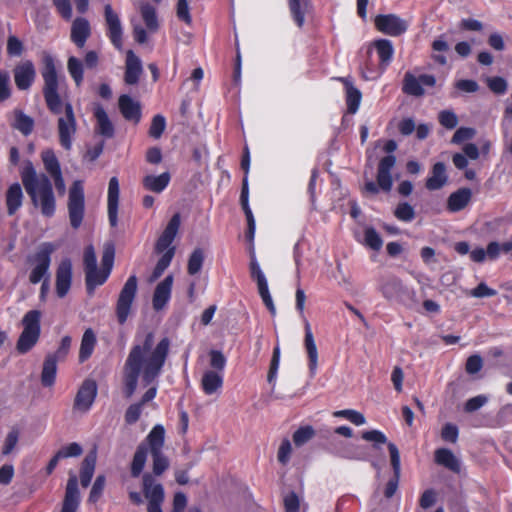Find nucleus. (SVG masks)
<instances>
[{"label": "nucleus", "instance_id": "1", "mask_svg": "<svg viewBox=\"0 0 512 512\" xmlns=\"http://www.w3.org/2000/svg\"><path fill=\"white\" fill-rule=\"evenodd\" d=\"M170 350V340L162 338L155 343L153 332H148L135 343L123 366V393L131 398L138 388L150 387L159 377Z\"/></svg>", "mask_w": 512, "mask_h": 512}, {"label": "nucleus", "instance_id": "2", "mask_svg": "<svg viewBox=\"0 0 512 512\" xmlns=\"http://www.w3.org/2000/svg\"><path fill=\"white\" fill-rule=\"evenodd\" d=\"M23 186L31 198L32 204L40 208L41 213L51 217L55 213L56 201L52 184L45 174H38L31 162H27L21 172Z\"/></svg>", "mask_w": 512, "mask_h": 512}, {"label": "nucleus", "instance_id": "3", "mask_svg": "<svg viewBox=\"0 0 512 512\" xmlns=\"http://www.w3.org/2000/svg\"><path fill=\"white\" fill-rule=\"evenodd\" d=\"M249 164H250V156H249V149L247 145L244 147V154L241 161V168L245 172V176L243 178L242 182V190L240 195V205L245 213L246 219H247V229L243 236L239 235V239H243L246 244V249L250 255V273L251 277L255 278L256 276V260L254 257V231H255V222H254V216L251 208L248 204V194H249V188H248V171H249Z\"/></svg>", "mask_w": 512, "mask_h": 512}, {"label": "nucleus", "instance_id": "4", "mask_svg": "<svg viewBox=\"0 0 512 512\" xmlns=\"http://www.w3.org/2000/svg\"><path fill=\"white\" fill-rule=\"evenodd\" d=\"M180 224V214L176 213L172 216L161 236L156 241L154 249L156 253L161 254V257L149 277V282L156 281L169 267L176 251V248L171 246V244L178 233Z\"/></svg>", "mask_w": 512, "mask_h": 512}, {"label": "nucleus", "instance_id": "5", "mask_svg": "<svg viewBox=\"0 0 512 512\" xmlns=\"http://www.w3.org/2000/svg\"><path fill=\"white\" fill-rule=\"evenodd\" d=\"M44 86L43 96L48 109L56 115H60L65 110L60 94L58 92V77L54 64V60L50 55L44 57V68L41 72Z\"/></svg>", "mask_w": 512, "mask_h": 512}, {"label": "nucleus", "instance_id": "6", "mask_svg": "<svg viewBox=\"0 0 512 512\" xmlns=\"http://www.w3.org/2000/svg\"><path fill=\"white\" fill-rule=\"evenodd\" d=\"M41 312L28 311L21 320L23 330L16 342V350L19 354L28 353L39 341L41 334Z\"/></svg>", "mask_w": 512, "mask_h": 512}, {"label": "nucleus", "instance_id": "7", "mask_svg": "<svg viewBox=\"0 0 512 512\" xmlns=\"http://www.w3.org/2000/svg\"><path fill=\"white\" fill-rule=\"evenodd\" d=\"M396 165V157L394 155H386L382 157L378 163L376 183L373 181L365 182L363 193L376 195L379 190L388 193L393 186L392 170Z\"/></svg>", "mask_w": 512, "mask_h": 512}, {"label": "nucleus", "instance_id": "8", "mask_svg": "<svg viewBox=\"0 0 512 512\" xmlns=\"http://www.w3.org/2000/svg\"><path fill=\"white\" fill-rule=\"evenodd\" d=\"M146 442L153 460V473L161 475L168 467V458L163 453L165 443V429L162 425H155L146 437Z\"/></svg>", "mask_w": 512, "mask_h": 512}, {"label": "nucleus", "instance_id": "9", "mask_svg": "<svg viewBox=\"0 0 512 512\" xmlns=\"http://www.w3.org/2000/svg\"><path fill=\"white\" fill-rule=\"evenodd\" d=\"M56 250V246L52 243H42L36 253L28 259L33 265V269L29 275V281L32 284L39 283L42 279L49 278V267L51 263V254Z\"/></svg>", "mask_w": 512, "mask_h": 512}, {"label": "nucleus", "instance_id": "10", "mask_svg": "<svg viewBox=\"0 0 512 512\" xmlns=\"http://www.w3.org/2000/svg\"><path fill=\"white\" fill-rule=\"evenodd\" d=\"M67 207L70 225L72 228L78 229L85 213L84 190L82 182L79 180L74 181L69 189Z\"/></svg>", "mask_w": 512, "mask_h": 512}, {"label": "nucleus", "instance_id": "11", "mask_svg": "<svg viewBox=\"0 0 512 512\" xmlns=\"http://www.w3.org/2000/svg\"><path fill=\"white\" fill-rule=\"evenodd\" d=\"M57 131L61 146L66 150H70L73 137L77 131L76 117L70 102H66L65 113L60 114L57 120Z\"/></svg>", "mask_w": 512, "mask_h": 512}, {"label": "nucleus", "instance_id": "12", "mask_svg": "<svg viewBox=\"0 0 512 512\" xmlns=\"http://www.w3.org/2000/svg\"><path fill=\"white\" fill-rule=\"evenodd\" d=\"M136 292L137 277L132 275L125 282L117 301L116 314L120 324L127 320Z\"/></svg>", "mask_w": 512, "mask_h": 512}, {"label": "nucleus", "instance_id": "13", "mask_svg": "<svg viewBox=\"0 0 512 512\" xmlns=\"http://www.w3.org/2000/svg\"><path fill=\"white\" fill-rule=\"evenodd\" d=\"M436 84V78L431 74H421L417 78L411 72L404 74L402 83V92L406 95L421 97L425 91L423 86L433 87Z\"/></svg>", "mask_w": 512, "mask_h": 512}, {"label": "nucleus", "instance_id": "14", "mask_svg": "<svg viewBox=\"0 0 512 512\" xmlns=\"http://www.w3.org/2000/svg\"><path fill=\"white\" fill-rule=\"evenodd\" d=\"M376 29L386 35L400 36L408 29L407 22L395 14H380L375 17Z\"/></svg>", "mask_w": 512, "mask_h": 512}, {"label": "nucleus", "instance_id": "15", "mask_svg": "<svg viewBox=\"0 0 512 512\" xmlns=\"http://www.w3.org/2000/svg\"><path fill=\"white\" fill-rule=\"evenodd\" d=\"M143 490L148 500V512H162L161 504L164 501V490L161 484L155 483L150 474L143 476Z\"/></svg>", "mask_w": 512, "mask_h": 512}, {"label": "nucleus", "instance_id": "16", "mask_svg": "<svg viewBox=\"0 0 512 512\" xmlns=\"http://www.w3.org/2000/svg\"><path fill=\"white\" fill-rule=\"evenodd\" d=\"M388 450L390 454V463L393 469V476L386 483L384 496L389 499L394 496L399 486L401 475V460L399 450L394 443H388Z\"/></svg>", "mask_w": 512, "mask_h": 512}, {"label": "nucleus", "instance_id": "17", "mask_svg": "<svg viewBox=\"0 0 512 512\" xmlns=\"http://www.w3.org/2000/svg\"><path fill=\"white\" fill-rule=\"evenodd\" d=\"M104 16L108 29V36L112 42V44L118 50H122L123 41V29L119 19V16L116 12L113 11L110 4H106L104 6Z\"/></svg>", "mask_w": 512, "mask_h": 512}, {"label": "nucleus", "instance_id": "18", "mask_svg": "<svg viewBox=\"0 0 512 512\" xmlns=\"http://www.w3.org/2000/svg\"><path fill=\"white\" fill-rule=\"evenodd\" d=\"M97 395V385L94 380L87 379L80 386L74 400V409L87 412Z\"/></svg>", "mask_w": 512, "mask_h": 512}, {"label": "nucleus", "instance_id": "19", "mask_svg": "<svg viewBox=\"0 0 512 512\" xmlns=\"http://www.w3.org/2000/svg\"><path fill=\"white\" fill-rule=\"evenodd\" d=\"M15 85L19 90H28L36 77L34 64L30 60L18 63L13 69Z\"/></svg>", "mask_w": 512, "mask_h": 512}, {"label": "nucleus", "instance_id": "20", "mask_svg": "<svg viewBox=\"0 0 512 512\" xmlns=\"http://www.w3.org/2000/svg\"><path fill=\"white\" fill-rule=\"evenodd\" d=\"M80 492L76 475H70L65 489V495L60 512H77L80 505Z\"/></svg>", "mask_w": 512, "mask_h": 512}, {"label": "nucleus", "instance_id": "21", "mask_svg": "<svg viewBox=\"0 0 512 512\" xmlns=\"http://www.w3.org/2000/svg\"><path fill=\"white\" fill-rule=\"evenodd\" d=\"M143 73V66L140 58L132 51L126 52L124 82L127 85L138 83Z\"/></svg>", "mask_w": 512, "mask_h": 512}, {"label": "nucleus", "instance_id": "22", "mask_svg": "<svg viewBox=\"0 0 512 512\" xmlns=\"http://www.w3.org/2000/svg\"><path fill=\"white\" fill-rule=\"evenodd\" d=\"M72 280V264L69 259L60 262L56 271V293L63 298L69 291Z\"/></svg>", "mask_w": 512, "mask_h": 512}, {"label": "nucleus", "instance_id": "23", "mask_svg": "<svg viewBox=\"0 0 512 512\" xmlns=\"http://www.w3.org/2000/svg\"><path fill=\"white\" fill-rule=\"evenodd\" d=\"M336 80L341 82L345 88V100L348 113L355 114L361 103V91L354 86L351 77H337Z\"/></svg>", "mask_w": 512, "mask_h": 512}, {"label": "nucleus", "instance_id": "24", "mask_svg": "<svg viewBox=\"0 0 512 512\" xmlns=\"http://www.w3.org/2000/svg\"><path fill=\"white\" fill-rule=\"evenodd\" d=\"M472 195V190L468 187H462L452 192L447 198V211L457 213L464 210L471 202Z\"/></svg>", "mask_w": 512, "mask_h": 512}, {"label": "nucleus", "instance_id": "25", "mask_svg": "<svg viewBox=\"0 0 512 512\" xmlns=\"http://www.w3.org/2000/svg\"><path fill=\"white\" fill-rule=\"evenodd\" d=\"M157 394L156 385L150 386L142 395L139 402L131 404L125 413V421L128 424H133L138 421L142 413L143 406L152 401Z\"/></svg>", "mask_w": 512, "mask_h": 512}, {"label": "nucleus", "instance_id": "26", "mask_svg": "<svg viewBox=\"0 0 512 512\" xmlns=\"http://www.w3.org/2000/svg\"><path fill=\"white\" fill-rule=\"evenodd\" d=\"M173 276L168 275L156 286L153 294L152 305L156 311L164 308L171 296Z\"/></svg>", "mask_w": 512, "mask_h": 512}, {"label": "nucleus", "instance_id": "27", "mask_svg": "<svg viewBox=\"0 0 512 512\" xmlns=\"http://www.w3.org/2000/svg\"><path fill=\"white\" fill-rule=\"evenodd\" d=\"M118 107L123 117L128 121L138 123L141 118V105L129 95H121L118 99Z\"/></svg>", "mask_w": 512, "mask_h": 512}, {"label": "nucleus", "instance_id": "28", "mask_svg": "<svg viewBox=\"0 0 512 512\" xmlns=\"http://www.w3.org/2000/svg\"><path fill=\"white\" fill-rule=\"evenodd\" d=\"M447 181L446 165L443 162H436L431 168L430 176L426 179L425 187L430 191L439 190L446 185Z\"/></svg>", "mask_w": 512, "mask_h": 512}, {"label": "nucleus", "instance_id": "29", "mask_svg": "<svg viewBox=\"0 0 512 512\" xmlns=\"http://www.w3.org/2000/svg\"><path fill=\"white\" fill-rule=\"evenodd\" d=\"M371 47L375 49L381 70H386L391 64L394 55V47L388 39H377L372 42Z\"/></svg>", "mask_w": 512, "mask_h": 512}, {"label": "nucleus", "instance_id": "30", "mask_svg": "<svg viewBox=\"0 0 512 512\" xmlns=\"http://www.w3.org/2000/svg\"><path fill=\"white\" fill-rule=\"evenodd\" d=\"M118 201L119 182L116 177H112L108 185V216L112 227L117 225Z\"/></svg>", "mask_w": 512, "mask_h": 512}, {"label": "nucleus", "instance_id": "31", "mask_svg": "<svg viewBox=\"0 0 512 512\" xmlns=\"http://www.w3.org/2000/svg\"><path fill=\"white\" fill-rule=\"evenodd\" d=\"M434 461L436 464L443 466L454 473L460 472V461L448 448L436 449L434 453Z\"/></svg>", "mask_w": 512, "mask_h": 512}, {"label": "nucleus", "instance_id": "32", "mask_svg": "<svg viewBox=\"0 0 512 512\" xmlns=\"http://www.w3.org/2000/svg\"><path fill=\"white\" fill-rule=\"evenodd\" d=\"M91 34V28L88 20L85 18H76L71 27V40L80 48L85 45L86 40Z\"/></svg>", "mask_w": 512, "mask_h": 512}, {"label": "nucleus", "instance_id": "33", "mask_svg": "<svg viewBox=\"0 0 512 512\" xmlns=\"http://www.w3.org/2000/svg\"><path fill=\"white\" fill-rule=\"evenodd\" d=\"M305 336H304V346L308 356V366L310 371L314 372L317 368L318 364V351L317 346L314 340L313 332L309 322L305 321Z\"/></svg>", "mask_w": 512, "mask_h": 512}, {"label": "nucleus", "instance_id": "34", "mask_svg": "<svg viewBox=\"0 0 512 512\" xmlns=\"http://www.w3.org/2000/svg\"><path fill=\"white\" fill-rule=\"evenodd\" d=\"M94 116L96 118V132L105 138H112L114 135V126L110 121L106 111L100 105L95 106Z\"/></svg>", "mask_w": 512, "mask_h": 512}, {"label": "nucleus", "instance_id": "35", "mask_svg": "<svg viewBox=\"0 0 512 512\" xmlns=\"http://www.w3.org/2000/svg\"><path fill=\"white\" fill-rule=\"evenodd\" d=\"M289 10L295 24L302 28L305 23V15L311 7V0H287Z\"/></svg>", "mask_w": 512, "mask_h": 512}, {"label": "nucleus", "instance_id": "36", "mask_svg": "<svg viewBox=\"0 0 512 512\" xmlns=\"http://www.w3.org/2000/svg\"><path fill=\"white\" fill-rule=\"evenodd\" d=\"M381 292L388 300H398L406 293V288L400 279L393 277L382 284Z\"/></svg>", "mask_w": 512, "mask_h": 512}, {"label": "nucleus", "instance_id": "37", "mask_svg": "<svg viewBox=\"0 0 512 512\" xmlns=\"http://www.w3.org/2000/svg\"><path fill=\"white\" fill-rule=\"evenodd\" d=\"M171 179L169 172H164L160 175H147L143 178V187L154 193H161L169 184Z\"/></svg>", "mask_w": 512, "mask_h": 512}, {"label": "nucleus", "instance_id": "38", "mask_svg": "<svg viewBox=\"0 0 512 512\" xmlns=\"http://www.w3.org/2000/svg\"><path fill=\"white\" fill-rule=\"evenodd\" d=\"M23 192L20 184H12L6 192V207L8 215L12 216L21 207Z\"/></svg>", "mask_w": 512, "mask_h": 512}, {"label": "nucleus", "instance_id": "39", "mask_svg": "<svg viewBox=\"0 0 512 512\" xmlns=\"http://www.w3.org/2000/svg\"><path fill=\"white\" fill-rule=\"evenodd\" d=\"M57 371L56 355H47L41 372V383L45 387H51L55 382Z\"/></svg>", "mask_w": 512, "mask_h": 512}, {"label": "nucleus", "instance_id": "40", "mask_svg": "<svg viewBox=\"0 0 512 512\" xmlns=\"http://www.w3.org/2000/svg\"><path fill=\"white\" fill-rule=\"evenodd\" d=\"M97 454L96 451L89 452L82 462L80 481L83 487H87L93 477L96 466Z\"/></svg>", "mask_w": 512, "mask_h": 512}, {"label": "nucleus", "instance_id": "41", "mask_svg": "<svg viewBox=\"0 0 512 512\" xmlns=\"http://www.w3.org/2000/svg\"><path fill=\"white\" fill-rule=\"evenodd\" d=\"M222 384V376L212 370L206 371L201 379L202 389L207 395L216 393L222 387Z\"/></svg>", "mask_w": 512, "mask_h": 512}, {"label": "nucleus", "instance_id": "42", "mask_svg": "<svg viewBox=\"0 0 512 512\" xmlns=\"http://www.w3.org/2000/svg\"><path fill=\"white\" fill-rule=\"evenodd\" d=\"M95 345L96 335L91 328H88L85 330L81 340L79 350V361L81 363L86 361L92 355Z\"/></svg>", "mask_w": 512, "mask_h": 512}, {"label": "nucleus", "instance_id": "43", "mask_svg": "<svg viewBox=\"0 0 512 512\" xmlns=\"http://www.w3.org/2000/svg\"><path fill=\"white\" fill-rule=\"evenodd\" d=\"M258 294L260 295L264 305L266 306L268 311L271 313V315H275L276 308H275V305L273 303L272 297H271L269 289H268L267 279L259 268H258Z\"/></svg>", "mask_w": 512, "mask_h": 512}, {"label": "nucleus", "instance_id": "44", "mask_svg": "<svg viewBox=\"0 0 512 512\" xmlns=\"http://www.w3.org/2000/svg\"><path fill=\"white\" fill-rule=\"evenodd\" d=\"M148 448L146 440L137 447L131 463V475L133 477H138L141 474L146 463Z\"/></svg>", "mask_w": 512, "mask_h": 512}, {"label": "nucleus", "instance_id": "45", "mask_svg": "<svg viewBox=\"0 0 512 512\" xmlns=\"http://www.w3.org/2000/svg\"><path fill=\"white\" fill-rule=\"evenodd\" d=\"M368 59L361 66V73L363 79L372 81L378 79L386 70H381V65L375 64L371 60V49L367 51Z\"/></svg>", "mask_w": 512, "mask_h": 512}, {"label": "nucleus", "instance_id": "46", "mask_svg": "<svg viewBox=\"0 0 512 512\" xmlns=\"http://www.w3.org/2000/svg\"><path fill=\"white\" fill-rule=\"evenodd\" d=\"M13 127L27 136L33 131L34 120L21 110H15Z\"/></svg>", "mask_w": 512, "mask_h": 512}, {"label": "nucleus", "instance_id": "47", "mask_svg": "<svg viewBox=\"0 0 512 512\" xmlns=\"http://www.w3.org/2000/svg\"><path fill=\"white\" fill-rule=\"evenodd\" d=\"M140 12L147 30L151 33L157 32L159 29V23L154 7L147 3L142 4L140 7Z\"/></svg>", "mask_w": 512, "mask_h": 512}, {"label": "nucleus", "instance_id": "48", "mask_svg": "<svg viewBox=\"0 0 512 512\" xmlns=\"http://www.w3.org/2000/svg\"><path fill=\"white\" fill-rule=\"evenodd\" d=\"M393 213L395 218L406 223L412 222L416 217L414 207L406 201L399 202Z\"/></svg>", "mask_w": 512, "mask_h": 512}, {"label": "nucleus", "instance_id": "49", "mask_svg": "<svg viewBox=\"0 0 512 512\" xmlns=\"http://www.w3.org/2000/svg\"><path fill=\"white\" fill-rule=\"evenodd\" d=\"M204 251L201 248H195L189 256L187 264V272L190 275L198 274L203 266Z\"/></svg>", "mask_w": 512, "mask_h": 512}, {"label": "nucleus", "instance_id": "50", "mask_svg": "<svg viewBox=\"0 0 512 512\" xmlns=\"http://www.w3.org/2000/svg\"><path fill=\"white\" fill-rule=\"evenodd\" d=\"M41 158L44 164L46 171L53 176L59 172H61L59 161L51 149H47L42 152Z\"/></svg>", "mask_w": 512, "mask_h": 512}, {"label": "nucleus", "instance_id": "51", "mask_svg": "<svg viewBox=\"0 0 512 512\" xmlns=\"http://www.w3.org/2000/svg\"><path fill=\"white\" fill-rule=\"evenodd\" d=\"M365 244L374 251H379L382 248L383 240L380 234L373 227H368L364 231Z\"/></svg>", "mask_w": 512, "mask_h": 512}, {"label": "nucleus", "instance_id": "52", "mask_svg": "<svg viewBox=\"0 0 512 512\" xmlns=\"http://www.w3.org/2000/svg\"><path fill=\"white\" fill-rule=\"evenodd\" d=\"M85 274L86 286L89 293H92L96 286L102 285L108 277V272H100L97 268H95L94 272L90 274L88 273V270H86Z\"/></svg>", "mask_w": 512, "mask_h": 512}, {"label": "nucleus", "instance_id": "53", "mask_svg": "<svg viewBox=\"0 0 512 512\" xmlns=\"http://www.w3.org/2000/svg\"><path fill=\"white\" fill-rule=\"evenodd\" d=\"M67 69L79 87L83 81V65L76 57H70L67 62Z\"/></svg>", "mask_w": 512, "mask_h": 512}, {"label": "nucleus", "instance_id": "54", "mask_svg": "<svg viewBox=\"0 0 512 512\" xmlns=\"http://www.w3.org/2000/svg\"><path fill=\"white\" fill-rule=\"evenodd\" d=\"M279 363H280V348L277 345L273 349V354H272V358L270 361V367H269V371H268V375H267V382L272 387L275 386L277 373H278V369H279Z\"/></svg>", "mask_w": 512, "mask_h": 512}, {"label": "nucleus", "instance_id": "55", "mask_svg": "<svg viewBox=\"0 0 512 512\" xmlns=\"http://www.w3.org/2000/svg\"><path fill=\"white\" fill-rule=\"evenodd\" d=\"M315 435V431L312 426H303L298 428L293 433V442L296 446H302L311 440Z\"/></svg>", "mask_w": 512, "mask_h": 512}, {"label": "nucleus", "instance_id": "56", "mask_svg": "<svg viewBox=\"0 0 512 512\" xmlns=\"http://www.w3.org/2000/svg\"><path fill=\"white\" fill-rule=\"evenodd\" d=\"M83 453V449L80 444L76 442H72L66 446L61 447L57 452L58 458L60 460L70 458V457H78Z\"/></svg>", "mask_w": 512, "mask_h": 512}, {"label": "nucleus", "instance_id": "57", "mask_svg": "<svg viewBox=\"0 0 512 512\" xmlns=\"http://www.w3.org/2000/svg\"><path fill=\"white\" fill-rule=\"evenodd\" d=\"M166 128V120L162 115H155L151 121L149 128V135L152 138L158 139L163 134Z\"/></svg>", "mask_w": 512, "mask_h": 512}, {"label": "nucleus", "instance_id": "58", "mask_svg": "<svg viewBox=\"0 0 512 512\" xmlns=\"http://www.w3.org/2000/svg\"><path fill=\"white\" fill-rule=\"evenodd\" d=\"M106 479L104 475H98L95 482L93 483V486L91 488L88 501L91 503L97 502L100 497L102 496V493L104 491Z\"/></svg>", "mask_w": 512, "mask_h": 512}, {"label": "nucleus", "instance_id": "59", "mask_svg": "<svg viewBox=\"0 0 512 512\" xmlns=\"http://www.w3.org/2000/svg\"><path fill=\"white\" fill-rule=\"evenodd\" d=\"M488 88L497 95H502L507 91V81L500 76H494L487 79Z\"/></svg>", "mask_w": 512, "mask_h": 512}, {"label": "nucleus", "instance_id": "60", "mask_svg": "<svg viewBox=\"0 0 512 512\" xmlns=\"http://www.w3.org/2000/svg\"><path fill=\"white\" fill-rule=\"evenodd\" d=\"M439 123L447 128L454 129L458 124V118L453 111L443 110L439 113L438 116Z\"/></svg>", "mask_w": 512, "mask_h": 512}, {"label": "nucleus", "instance_id": "61", "mask_svg": "<svg viewBox=\"0 0 512 512\" xmlns=\"http://www.w3.org/2000/svg\"><path fill=\"white\" fill-rule=\"evenodd\" d=\"M11 95L10 75L5 70H0V101L7 100Z\"/></svg>", "mask_w": 512, "mask_h": 512}, {"label": "nucleus", "instance_id": "62", "mask_svg": "<svg viewBox=\"0 0 512 512\" xmlns=\"http://www.w3.org/2000/svg\"><path fill=\"white\" fill-rule=\"evenodd\" d=\"M459 436L458 427L452 423H446L441 430V438L450 443H456Z\"/></svg>", "mask_w": 512, "mask_h": 512}, {"label": "nucleus", "instance_id": "63", "mask_svg": "<svg viewBox=\"0 0 512 512\" xmlns=\"http://www.w3.org/2000/svg\"><path fill=\"white\" fill-rule=\"evenodd\" d=\"M483 367V359L480 355L474 354L467 358L465 369L468 374H476Z\"/></svg>", "mask_w": 512, "mask_h": 512}, {"label": "nucleus", "instance_id": "64", "mask_svg": "<svg viewBox=\"0 0 512 512\" xmlns=\"http://www.w3.org/2000/svg\"><path fill=\"white\" fill-rule=\"evenodd\" d=\"M497 294L495 289L488 287V285L484 282L479 283L475 288H473L469 295L475 298H483V297H492Z\"/></svg>", "mask_w": 512, "mask_h": 512}]
</instances>
